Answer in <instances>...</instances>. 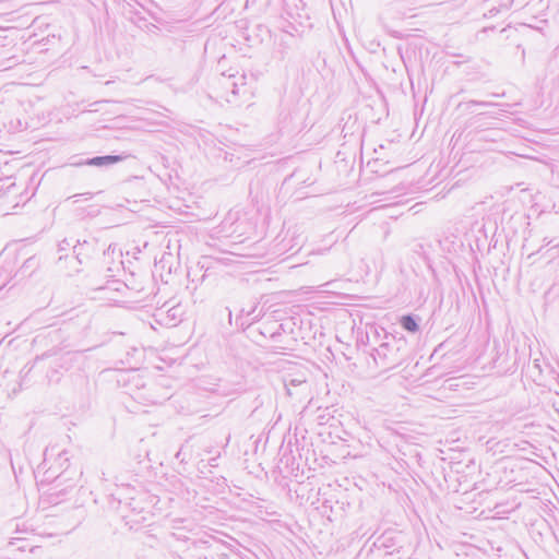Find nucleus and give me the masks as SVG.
I'll return each mask as SVG.
<instances>
[{"label": "nucleus", "mask_w": 559, "mask_h": 559, "mask_svg": "<svg viewBox=\"0 0 559 559\" xmlns=\"http://www.w3.org/2000/svg\"><path fill=\"white\" fill-rule=\"evenodd\" d=\"M257 308H258V305L255 304L251 307L250 310H248L246 312V316L251 318V322L249 324H251L252 322H254L261 318V311L259 313H255Z\"/></svg>", "instance_id": "obj_14"}, {"label": "nucleus", "mask_w": 559, "mask_h": 559, "mask_svg": "<svg viewBox=\"0 0 559 559\" xmlns=\"http://www.w3.org/2000/svg\"><path fill=\"white\" fill-rule=\"evenodd\" d=\"M511 356L509 352L506 350H497L496 356L491 360L492 369L497 371V373H507L513 372L512 368L514 367V361L511 362Z\"/></svg>", "instance_id": "obj_6"}, {"label": "nucleus", "mask_w": 559, "mask_h": 559, "mask_svg": "<svg viewBox=\"0 0 559 559\" xmlns=\"http://www.w3.org/2000/svg\"><path fill=\"white\" fill-rule=\"evenodd\" d=\"M246 312H247V311H246L245 309H241V310H240V314L237 317V321H238L239 319H241V318H242V316H243V314H246Z\"/></svg>", "instance_id": "obj_24"}, {"label": "nucleus", "mask_w": 559, "mask_h": 559, "mask_svg": "<svg viewBox=\"0 0 559 559\" xmlns=\"http://www.w3.org/2000/svg\"><path fill=\"white\" fill-rule=\"evenodd\" d=\"M11 538H12L17 551L22 555L23 558L26 557V554H34L35 551L40 549L39 546L33 544L28 538H25V537H11Z\"/></svg>", "instance_id": "obj_9"}, {"label": "nucleus", "mask_w": 559, "mask_h": 559, "mask_svg": "<svg viewBox=\"0 0 559 559\" xmlns=\"http://www.w3.org/2000/svg\"><path fill=\"white\" fill-rule=\"evenodd\" d=\"M53 449H48L46 448L45 451H44V455H45V462L47 461V456L49 455V452L52 451Z\"/></svg>", "instance_id": "obj_21"}, {"label": "nucleus", "mask_w": 559, "mask_h": 559, "mask_svg": "<svg viewBox=\"0 0 559 559\" xmlns=\"http://www.w3.org/2000/svg\"><path fill=\"white\" fill-rule=\"evenodd\" d=\"M374 545L379 548H386L391 549L395 546L394 538L390 536V534L385 533L381 537L378 538V540L374 543Z\"/></svg>", "instance_id": "obj_12"}, {"label": "nucleus", "mask_w": 559, "mask_h": 559, "mask_svg": "<svg viewBox=\"0 0 559 559\" xmlns=\"http://www.w3.org/2000/svg\"><path fill=\"white\" fill-rule=\"evenodd\" d=\"M74 259L82 264L84 261H88L99 253H105V245H100L99 240L92 237L90 239L75 240L73 246Z\"/></svg>", "instance_id": "obj_3"}, {"label": "nucleus", "mask_w": 559, "mask_h": 559, "mask_svg": "<svg viewBox=\"0 0 559 559\" xmlns=\"http://www.w3.org/2000/svg\"><path fill=\"white\" fill-rule=\"evenodd\" d=\"M246 76L245 74L236 78L235 75L225 76L221 80V86L226 91H229V94L226 95V100L228 103H234L237 96L240 94L241 88L246 85Z\"/></svg>", "instance_id": "obj_4"}, {"label": "nucleus", "mask_w": 559, "mask_h": 559, "mask_svg": "<svg viewBox=\"0 0 559 559\" xmlns=\"http://www.w3.org/2000/svg\"><path fill=\"white\" fill-rule=\"evenodd\" d=\"M164 314H166V318L160 319V321H166V324L176 325V322L180 321V316H181L180 307L175 306V307L169 308L167 311H163L160 309L158 312V316L163 317Z\"/></svg>", "instance_id": "obj_10"}, {"label": "nucleus", "mask_w": 559, "mask_h": 559, "mask_svg": "<svg viewBox=\"0 0 559 559\" xmlns=\"http://www.w3.org/2000/svg\"><path fill=\"white\" fill-rule=\"evenodd\" d=\"M317 418L319 420V424L321 425L326 424L329 421V415L325 414H319Z\"/></svg>", "instance_id": "obj_19"}, {"label": "nucleus", "mask_w": 559, "mask_h": 559, "mask_svg": "<svg viewBox=\"0 0 559 559\" xmlns=\"http://www.w3.org/2000/svg\"><path fill=\"white\" fill-rule=\"evenodd\" d=\"M73 240L72 239H63L62 241L59 242L58 245V251L59 252H62V251H66L68 250L69 248H73Z\"/></svg>", "instance_id": "obj_15"}, {"label": "nucleus", "mask_w": 559, "mask_h": 559, "mask_svg": "<svg viewBox=\"0 0 559 559\" xmlns=\"http://www.w3.org/2000/svg\"><path fill=\"white\" fill-rule=\"evenodd\" d=\"M212 559H239L237 555L229 556L227 554H215Z\"/></svg>", "instance_id": "obj_17"}, {"label": "nucleus", "mask_w": 559, "mask_h": 559, "mask_svg": "<svg viewBox=\"0 0 559 559\" xmlns=\"http://www.w3.org/2000/svg\"><path fill=\"white\" fill-rule=\"evenodd\" d=\"M551 242H552V240H548V241L546 242V246L551 245Z\"/></svg>", "instance_id": "obj_26"}, {"label": "nucleus", "mask_w": 559, "mask_h": 559, "mask_svg": "<svg viewBox=\"0 0 559 559\" xmlns=\"http://www.w3.org/2000/svg\"><path fill=\"white\" fill-rule=\"evenodd\" d=\"M551 259H555L559 254V243L551 246L547 252Z\"/></svg>", "instance_id": "obj_16"}, {"label": "nucleus", "mask_w": 559, "mask_h": 559, "mask_svg": "<svg viewBox=\"0 0 559 559\" xmlns=\"http://www.w3.org/2000/svg\"><path fill=\"white\" fill-rule=\"evenodd\" d=\"M555 537L557 539V543L559 544V535L555 534Z\"/></svg>", "instance_id": "obj_25"}, {"label": "nucleus", "mask_w": 559, "mask_h": 559, "mask_svg": "<svg viewBox=\"0 0 559 559\" xmlns=\"http://www.w3.org/2000/svg\"><path fill=\"white\" fill-rule=\"evenodd\" d=\"M420 317L414 313H407L400 318V325L408 333L415 334L420 330Z\"/></svg>", "instance_id": "obj_8"}, {"label": "nucleus", "mask_w": 559, "mask_h": 559, "mask_svg": "<svg viewBox=\"0 0 559 559\" xmlns=\"http://www.w3.org/2000/svg\"><path fill=\"white\" fill-rule=\"evenodd\" d=\"M228 317H229V319H231V311L230 310H228Z\"/></svg>", "instance_id": "obj_27"}, {"label": "nucleus", "mask_w": 559, "mask_h": 559, "mask_svg": "<svg viewBox=\"0 0 559 559\" xmlns=\"http://www.w3.org/2000/svg\"><path fill=\"white\" fill-rule=\"evenodd\" d=\"M0 559H24L17 551L12 538L0 537Z\"/></svg>", "instance_id": "obj_7"}, {"label": "nucleus", "mask_w": 559, "mask_h": 559, "mask_svg": "<svg viewBox=\"0 0 559 559\" xmlns=\"http://www.w3.org/2000/svg\"><path fill=\"white\" fill-rule=\"evenodd\" d=\"M132 180H140V178L136 177V176H133V177H130L129 179H127L126 181H123L122 183H126V182H129V181H132Z\"/></svg>", "instance_id": "obj_22"}, {"label": "nucleus", "mask_w": 559, "mask_h": 559, "mask_svg": "<svg viewBox=\"0 0 559 559\" xmlns=\"http://www.w3.org/2000/svg\"><path fill=\"white\" fill-rule=\"evenodd\" d=\"M283 331H284V326H283V324H280L278 329L271 333V338L276 340L282 334Z\"/></svg>", "instance_id": "obj_18"}, {"label": "nucleus", "mask_w": 559, "mask_h": 559, "mask_svg": "<svg viewBox=\"0 0 559 559\" xmlns=\"http://www.w3.org/2000/svg\"><path fill=\"white\" fill-rule=\"evenodd\" d=\"M366 336L372 345L371 357L376 365L384 370L400 366L408 356V343L403 335L396 336L382 328L379 330L377 326H370Z\"/></svg>", "instance_id": "obj_1"}, {"label": "nucleus", "mask_w": 559, "mask_h": 559, "mask_svg": "<svg viewBox=\"0 0 559 559\" xmlns=\"http://www.w3.org/2000/svg\"><path fill=\"white\" fill-rule=\"evenodd\" d=\"M473 106L488 107V106H496V104L490 103V102H480V100H468V102H462L459 104V108H464L465 110H469Z\"/></svg>", "instance_id": "obj_13"}, {"label": "nucleus", "mask_w": 559, "mask_h": 559, "mask_svg": "<svg viewBox=\"0 0 559 559\" xmlns=\"http://www.w3.org/2000/svg\"><path fill=\"white\" fill-rule=\"evenodd\" d=\"M301 383H302V381H300V380H295L294 379V380L290 381L292 385H298V384H301Z\"/></svg>", "instance_id": "obj_23"}, {"label": "nucleus", "mask_w": 559, "mask_h": 559, "mask_svg": "<svg viewBox=\"0 0 559 559\" xmlns=\"http://www.w3.org/2000/svg\"><path fill=\"white\" fill-rule=\"evenodd\" d=\"M128 157L126 154H112V155H103V156H94L86 159H83L79 163H75L76 166H93V167H109L117 163L124 160Z\"/></svg>", "instance_id": "obj_5"}, {"label": "nucleus", "mask_w": 559, "mask_h": 559, "mask_svg": "<svg viewBox=\"0 0 559 559\" xmlns=\"http://www.w3.org/2000/svg\"><path fill=\"white\" fill-rule=\"evenodd\" d=\"M476 138H477V140H479V141L486 140V132H485V131H478V132L476 133Z\"/></svg>", "instance_id": "obj_20"}, {"label": "nucleus", "mask_w": 559, "mask_h": 559, "mask_svg": "<svg viewBox=\"0 0 559 559\" xmlns=\"http://www.w3.org/2000/svg\"><path fill=\"white\" fill-rule=\"evenodd\" d=\"M67 450H62L58 453L55 460V467L50 466L46 471L47 479L52 478L55 489L66 485L58 492L64 495L68 488H72L75 484V477L78 476L76 469L70 468V459Z\"/></svg>", "instance_id": "obj_2"}, {"label": "nucleus", "mask_w": 559, "mask_h": 559, "mask_svg": "<svg viewBox=\"0 0 559 559\" xmlns=\"http://www.w3.org/2000/svg\"><path fill=\"white\" fill-rule=\"evenodd\" d=\"M297 116V112H292L290 110L285 112L284 110L280 114V123L282 124V128L288 129L293 121L295 120Z\"/></svg>", "instance_id": "obj_11"}]
</instances>
